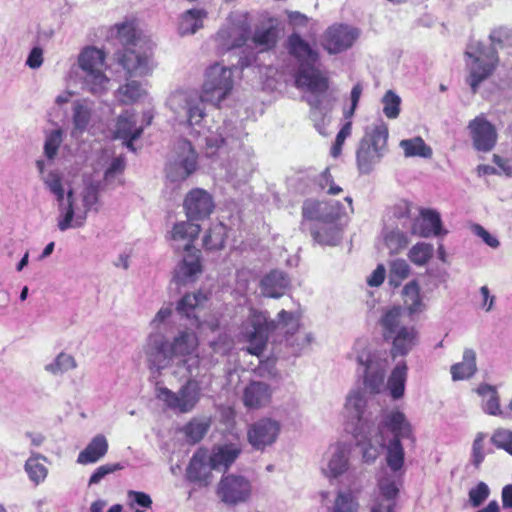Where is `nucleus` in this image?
Wrapping results in <instances>:
<instances>
[{"label": "nucleus", "mask_w": 512, "mask_h": 512, "mask_svg": "<svg viewBox=\"0 0 512 512\" xmlns=\"http://www.w3.org/2000/svg\"><path fill=\"white\" fill-rule=\"evenodd\" d=\"M184 209L189 220H203L213 212L214 201L207 191L195 188L186 195Z\"/></svg>", "instance_id": "nucleus-22"}, {"label": "nucleus", "mask_w": 512, "mask_h": 512, "mask_svg": "<svg viewBox=\"0 0 512 512\" xmlns=\"http://www.w3.org/2000/svg\"><path fill=\"white\" fill-rule=\"evenodd\" d=\"M350 467V448L344 442L331 444L324 452L320 464L323 476L328 480L338 479L343 476Z\"/></svg>", "instance_id": "nucleus-18"}, {"label": "nucleus", "mask_w": 512, "mask_h": 512, "mask_svg": "<svg viewBox=\"0 0 512 512\" xmlns=\"http://www.w3.org/2000/svg\"><path fill=\"white\" fill-rule=\"evenodd\" d=\"M302 215L305 219L330 223L339 215V207L334 203L306 200L302 207Z\"/></svg>", "instance_id": "nucleus-27"}, {"label": "nucleus", "mask_w": 512, "mask_h": 512, "mask_svg": "<svg viewBox=\"0 0 512 512\" xmlns=\"http://www.w3.org/2000/svg\"><path fill=\"white\" fill-rule=\"evenodd\" d=\"M297 88L305 92V99L310 106V117L315 128L326 135V112L322 104L327 99L328 79L313 65L300 67L295 80Z\"/></svg>", "instance_id": "nucleus-8"}, {"label": "nucleus", "mask_w": 512, "mask_h": 512, "mask_svg": "<svg viewBox=\"0 0 512 512\" xmlns=\"http://www.w3.org/2000/svg\"><path fill=\"white\" fill-rule=\"evenodd\" d=\"M205 301L206 296L201 292L188 293L178 301L176 309L181 315L196 321L201 318L200 310Z\"/></svg>", "instance_id": "nucleus-39"}, {"label": "nucleus", "mask_w": 512, "mask_h": 512, "mask_svg": "<svg viewBox=\"0 0 512 512\" xmlns=\"http://www.w3.org/2000/svg\"><path fill=\"white\" fill-rule=\"evenodd\" d=\"M410 266L404 259H395L390 263V281L401 282L410 275Z\"/></svg>", "instance_id": "nucleus-60"}, {"label": "nucleus", "mask_w": 512, "mask_h": 512, "mask_svg": "<svg viewBox=\"0 0 512 512\" xmlns=\"http://www.w3.org/2000/svg\"><path fill=\"white\" fill-rule=\"evenodd\" d=\"M491 442L500 449L512 455V431L506 428H498L491 437Z\"/></svg>", "instance_id": "nucleus-57"}, {"label": "nucleus", "mask_w": 512, "mask_h": 512, "mask_svg": "<svg viewBox=\"0 0 512 512\" xmlns=\"http://www.w3.org/2000/svg\"><path fill=\"white\" fill-rule=\"evenodd\" d=\"M312 340L310 333L298 332L287 338V343L293 348L294 353H300L311 344Z\"/></svg>", "instance_id": "nucleus-62"}, {"label": "nucleus", "mask_w": 512, "mask_h": 512, "mask_svg": "<svg viewBox=\"0 0 512 512\" xmlns=\"http://www.w3.org/2000/svg\"><path fill=\"white\" fill-rule=\"evenodd\" d=\"M402 228L397 223H385L381 233V239L390 254H398L409 244V239Z\"/></svg>", "instance_id": "nucleus-34"}, {"label": "nucleus", "mask_w": 512, "mask_h": 512, "mask_svg": "<svg viewBox=\"0 0 512 512\" xmlns=\"http://www.w3.org/2000/svg\"><path fill=\"white\" fill-rule=\"evenodd\" d=\"M45 188L55 197L57 206V228L61 232L77 229L86 223L88 212L98 202V190L95 186H86L79 195L72 188H64L63 177L56 170L43 175Z\"/></svg>", "instance_id": "nucleus-4"}, {"label": "nucleus", "mask_w": 512, "mask_h": 512, "mask_svg": "<svg viewBox=\"0 0 512 512\" xmlns=\"http://www.w3.org/2000/svg\"><path fill=\"white\" fill-rule=\"evenodd\" d=\"M75 368H77L75 357L66 352H60L51 362L44 366V370L53 376L62 375Z\"/></svg>", "instance_id": "nucleus-44"}, {"label": "nucleus", "mask_w": 512, "mask_h": 512, "mask_svg": "<svg viewBox=\"0 0 512 512\" xmlns=\"http://www.w3.org/2000/svg\"><path fill=\"white\" fill-rule=\"evenodd\" d=\"M226 237L227 227L223 223H216L204 236L203 243L208 250H219L224 247Z\"/></svg>", "instance_id": "nucleus-48"}, {"label": "nucleus", "mask_w": 512, "mask_h": 512, "mask_svg": "<svg viewBox=\"0 0 512 512\" xmlns=\"http://www.w3.org/2000/svg\"><path fill=\"white\" fill-rule=\"evenodd\" d=\"M405 309L389 306L382 310L379 326L385 341L390 342L389 358L405 357L419 343V331L406 321Z\"/></svg>", "instance_id": "nucleus-6"}, {"label": "nucleus", "mask_w": 512, "mask_h": 512, "mask_svg": "<svg viewBox=\"0 0 512 512\" xmlns=\"http://www.w3.org/2000/svg\"><path fill=\"white\" fill-rule=\"evenodd\" d=\"M211 426L209 417L193 418L185 427L184 433L189 441L199 442Z\"/></svg>", "instance_id": "nucleus-49"}, {"label": "nucleus", "mask_w": 512, "mask_h": 512, "mask_svg": "<svg viewBox=\"0 0 512 512\" xmlns=\"http://www.w3.org/2000/svg\"><path fill=\"white\" fill-rule=\"evenodd\" d=\"M398 486L393 476L384 475L378 481V489L374 496H379L380 499L394 502L398 494Z\"/></svg>", "instance_id": "nucleus-52"}, {"label": "nucleus", "mask_w": 512, "mask_h": 512, "mask_svg": "<svg viewBox=\"0 0 512 512\" xmlns=\"http://www.w3.org/2000/svg\"><path fill=\"white\" fill-rule=\"evenodd\" d=\"M208 15V10L201 7H194L184 11L178 20L177 31L179 35L190 36L196 34L204 28Z\"/></svg>", "instance_id": "nucleus-31"}, {"label": "nucleus", "mask_w": 512, "mask_h": 512, "mask_svg": "<svg viewBox=\"0 0 512 512\" xmlns=\"http://www.w3.org/2000/svg\"><path fill=\"white\" fill-rule=\"evenodd\" d=\"M383 113L388 119H396L400 114L401 98L393 90H388L382 100Z\"/></svg>", "instance_id": "nucleus-54"}, {"label": "nucleus", "mask_w": 512, "mask_h": 512, "mask_svg": "<svg viewBox=\"0 0 512 512\" xmlns=\"http://www.w3.org/2000/svg\"><path fill=\"white\" fill-rule=\"evenodd\" d=\"M202 93L190 87H177L166 98L165 105L173 114L174 120L181 126L189 129L191 133L205 135L209 147H220L227 139L222 133H213L207 130L203 122L207 116Z\"/></svg>", "instance_id": "nucleus-5"}, {"label": "nucleus", "mask_w": 512, "mask_h": 512, "mask_svg": "<svg viewBox=\"0 0 512 512\" xmlns=\"http://www.w3.org/2000/svg\"><path fill=\"white\" fill-rule=\"evenodd\" d=\"M410 233L420 237L444 236L447 230L443 228L440 214L433 209H423L420 217L414 219Z\"/></svg>", "instance_id": "nucleus-24"}, {"label": "nucleus", "mask_w": 512, "mask_h": 512, "mask_svg": "<svg viewBox=\"0 0 512 512\" xmlns=\"http://www.w3.org/2000/svg\"><path fill=\"white\" fill-rule=\"evenodd\" d=\"M211 461L206 451H197L190 460L186 469V477L190 482L197 483L199 486H207L212 478Z\"/></svg>", "instance_id": "nucleus-25"}, {"label": "nucleus", "mask_w": 512, "mask_h": 512, "mask_svg": "<svg viewBox=\"0 0 512 512\" xmlns=\"http://www.w3.org/2000/svg\"><path fill=\"white\" fill-rule=\"evenodd\" d=\"M125 468V465L122 463H106L95 469V471L90 476L88 481V485H95L100 483V481L109 474H112L116 471L122 470Z\"/></svg>", "instance_id": "nucleus-59"}, {"label": "nucleus", "mask_w": 512, "mask_h": 512, "mask_svg": "<svg viewBox=\"0 0 512 512\" xmlns=\"http://www.w3.org/2000/svg\"><path fill=\"white\" fill-rule=\"evenodd\" d=\"M281 432V423L273 418L264 417L251 424L247 430V440L256 450H264L273 445Z\"/></svg>", "instance_id": "nucleus-20"}, {"label": "nucleus", "mask_w": 512, "mask_h": 512, "mask_svg": "<svg viewBox=\"0 0 512 512\" xmlns=\"http://www.w3.org/2000/svg\"><path fill=\"white\" fill-rule=\"evenodd\" d=\"M41 460L45 461L46 457L40 454H32L25 462V471L29 479L36 485L42 483L48 474V469Z\"/></svg>", "instance_id": "nucleus-47"}, {"label": "nucleus", "mask_w": 512, "mask_h": 512, "mask_svg": "<svg viewBox=\"0 0 512 512\" xmlns=\"http://www.w3.org/2000/svg\"><path fill=\"white\" fill-rule=\"evenodd\" d=\"M180 369H183V367L170 368L169 370L177 376ZM184 370L189 378L177 392L165 387L160 381H157L155 386L156 399L162 402L167 409L181 414L189 413L196 407L201 397V389L197 378L209 371L207 370L199 376H192L185 368Z\"/></svg>", "instance_id": "nucleus-10"}, {"label": "nucleus", "mask_w": 512, "mask_h": 512, "mask_svg": "<svg viewBox=\"0 0 512 512\" xmlns=\"http://www.w3.org/2000/svg\"><path fill=\"white\" fill-rule=\"evenodd\" d=\"M355 354V360L358 364L357 371L362 375L366 389L376 394L388 389L393 399L403 397L408 374V366L405 360L396 363L385 382L389 367V354L386 349L358 342L355 347Z\"/></svg>", "instance_id": "nucleus-3"}, {"label": "nucleus", "mask_w": 512, "mask_h": 512, "mask_svg": "<svg viewBox=\"0 0 512 512\" xmlns=\"http://www.w3.org/2000/svg\"><path fill=\"white\" fill-rule=\"evenodd\" d=\"M233 89L232 67L215 62L205 69L201 93L207 103L219 107L231 95Z\"/></svg>", "instance_id": "nucleus-12"}, {"label": "nucleus", "mask_w": 512, "mask_h": 512, "mask_svg": "<svg viewBox=\"0 0 512 512\" xmlns=\"http://www.w3.org/2000/svg\"><path fill=\"white\" fill-rule=\"evenodd\" d=\"M119 64L130 77L149 76L156 66L152 50L144 48L142 41L127 46L119 57Z\"/></svg>", "instance_id": "nucleus-17"}, {"label": "nucleus", "mask_w": 512, "mask_h": 512, "mask_svg": "<svg viewBox=\"0 0 512 512\" xmlns=\"http://www.w3.org/2000/svg\"><path fill=\"white\" fill-rule=\"evenodd\" d=\"M278 326L286 328L287 333H289L290 331L298 330L299 323L293 313L285 310H281L278 313L277 322H275L274 320H269L265 312L251 309L240 328V336L248 343L247 351L256 356L262 354L266 347L269 333Z\"/></svg>", "instance_id": "nucleus-7"}, {"label": "nucleus", "mask_w": 512, "mask_h": 512, "mask_svg": "<svg viewBox=\"0 0 512 512\" xmlns=\"http://www.w3.org/2000/svg\"><path fill=\"white\" fill-rule=\"evenodd\" d=\"M173 315V304H164L149 323L151 331L142 345V354L152 377L160 378L170 368H185L199 376L214 365L211 358L199 353L200 340L189 328L178 330L171 338L162 331Z\"/></svg>", "instance_id": "nucleus-2"}, {"label": "nucleus", "mask_w": 512, "mask_h": 512, "mask_svg": "<svg viewBox=\"0 0 512 512\" xmlns=\"http://www.w3.org/2000/svg\"><path fill=\"white\" fill-rule=\"evenodd\" d=\"M233 342L231 338L226 334L222 333L216 340L210 342V347L216 354L224 355L232 348Z\"/></svg>", "instance_id": "nucleus-63"}, {"label": "nucleus", "mask_w": 512, "mask_h": 512, "mask_svg": "<svg viewBox=\"0 0 512 512\" xmlns=\"http://www.w3.org/2000/svg\"><path fill=\"white\" fill-rule=\"evenodd\" d=\"M343 416L366 463H373L385 451L388 467L397 472L402 469L405 451L402 440H414L413 427L399 409L378 410L365 393L352 390L346 397Z\"/></svg>", "instance_id": "nucleus-1"}, {"label": "nucleus", "mask_w": 512, "mask_h": 512, "mask_svg": "<svg viewBox=\"0 0 512 512\" xmlns=\"http://www.w3.org/2000/svg\"><path fill=\"white\" fill-rule=\"evenodd\" d=\"M400 148L403 150L404 156L430 158L432 156V149L428 146L421 137H413L410 139H403L399 143Z\"/></svg>", "instance_id": "nucleus-43"}, {"label": "nucleus", "mask_w": 512, "mask_h": 512, "mask_svg": "<svg viewBox=\"0 0 512 512\" xmlns=\"http://www.w3.org/2000/svg\"><path fill=\"white\" fill-rule=\"evenodd\" d=\"M124 168V159L122 157L114 158L104 174V181L106 185H111L113 187L122 185L123 181L121 179V175L124 171Z\"/></svg>", "instance_id": "nucleus-53"}, {"label": "nucleus", "mask_w": 512, "mask_h": 512, "mask_svg": "<svg viewBox=\"0 0 512 512\" xmlns=\"http://www.w3.org/2000/svg\"><path fill=\"white\" fill-rule=\"evenodd\" d=\"M200 230V225L190 221H180L176 223L170 232L173 247L183 249L185 252L195 250L193 244Z\"/></svg>", "instance_id": "nucleus-26"}, {"label": "nucleus", "mask_w": 512, "mask_h": 512, "mask_svg": "<svg viewBox=\"0 0 512 512\" xmlns=\"http://www.w3.org/2000/svg\"><path fill=\"white\" fill-rule=\"evenodd\" d=\"M476 372V354L472 349H466L463 353V360L451 367L453 380H464Z\"/></svg>", "instance_id": "nucleus-42"}, {"label": "nucleus", "mask_w": 512, "mask_h": 512, "mask_svg": "<svg viewBox=\"0 0 512 512\" xmlns=\"http://www.w3.org/2000/svg\"><path fill=\"white\" fill-rule=\"evenodd\" d=\"M490 496V488L485 482H479L468 492L469 504L473 508L480 507Z\"/></svg>", "instance_id": "nucleus-56"}, {"label": "nucleus", "mask_w": 512, "mask_h": 512, "mask_svg": "<svg viewBox=\"0 0 512 512\" xmlns=\"http://www.w3.org/2000/svg\"><path fill=\"white\" fill-rule=\"evenodd\" d=\"M277 29L273 26L259 27L255 30L253 35V42L261 50H268L273 48L277 43Z\"/></svg>", "instance_id": "nucleus-50"}, {"label": "nucleus", "mask_w": 512, "mask_h": 512, "mask_svg": "<svg viewBox=\"0 0 512 512\" xmlns=\"http://www.w3.org/2000/svg\"><path fill=\"white\" fill-rule=\"evenodd\" d=\"M197 169V154L190 142L180 141L170 155L166 168V178L171 183H181Z\"/></svg>", "instance_id": "nucleus-15"}, {"label": "nucleus", "mask_w": 512, "mask_h": 512, "mask_svg": "<svg viewBox=\"0 0 512 512\" xmlns=\"http://www.w3.org/2000/svg\"><path fill=\"white\" fill-rule=\"evenodd\" d=\"M394 506V502L382 500L379 496H373L370 512H394Z\"/></svg>", "instance_id": "nucleus-64"}, {"label": "nucleus", "mask_w": 512, "mask_h": 512, "mask_svg": "<svg viewBox=\"0 0 512 512\" xmlns=\"http://www.w3.org/2000/svg\"><path fill=\"white\" fill-rule=\"evenodd\" d=\"M115 29L116 37L125 45L133 46L136 41H140L136 39L135 27L132 22L117 24Z\"/></svg>", "instance_id": "nucleus-61"}, {"label": "nucleus", "mask_w": 512, "mask_h": 512, "mask_svg": "<svg viewBox=\"0 0 512 512\" xmlns=\"http://www.w3.org/2000/svg\"><path fill=\"white\" fill-rule=\"evenodd\" d=\"M142 132L143 127L137 126L136 115L133 112L125 111L119 115L114 129V137L122 139L129 149L134 150L133 140L139 138Z\"/></svg>", "instance_id": "nucleus-28"}, {"label": "nucleus", "mask_w": 512, "mask_h": 512, "mask_svg": "<svg viewBox=\"0 0 512 512\" xmlns=\"http://www.w3.org/2000/svg\"><path fill=\"white\" fill-rule=\"evenodd\" d=\"M94 103L89 100H79L73 104L71 136L80 138L84 132L89 130L93 120Z\"/></svg>", "instance_id": "nucleus-30"}, {"label": "nucleus", "mask_w": 512, "mask_h": 512, "mask_svg": "<svg viewBox=\"0 0 512 512\" xmlns=\"http://www.w3.org/2000/svg\"><path fill=\"white\" fill-rule=\"evenodd\" d=\"M359 508L356 493L351 489H340L336 492L329 512H358Z\"/></svg>", "instance_id": "nucleus-41"}, {"label": "nucleus", "mask_w": 512, "mask_h": 512, "mask_svg": "<svg viewBox=\"0 0 512 512\" xmlns=\"http://www.w3.org/2000/svg\"><path fill=\"white\" fill-rule=\"evenodd\" d=\"M467 129L477 151L489 152L495 147L498 138L496 128L483 114L472 119Z\"/></svg>", "instance_id": "nucleus-21"}, {"label": "nucleus", "mask_w": 512, "mask_h": 512, "mask_svg": "<svg viewBox=\"0 0 512 512\" xmlns=\"http://www.w3.org/2000/svg\"><path fill=\"white\" fill-rule=\"evenodd\" d=\"M109 449V442L105 435L97 434L88 442L86 447L78 454L77 463L80 465L94 464L105 457Z\"/></svg>", "instance_id": "nucleus-33"}, {"label": "nucleus", "mask_w": 512, "mask_h": 512, "mask_svg": "<svg viewBox=\"0 0 512 512\" xmlns=\"http://www.w3.org/2000/svg\"><path fill=\"white\" fill-rule=\"evenodd\" d=\"M360 31L347 24H333L323 34L322 46L329 54H338L353 46Z\"/></svg>", "instance_id": "nucleus-19"}, {"label": "nucleus", "mask_w": 512, "mask_h": 512, "mask_svg": "<svg viewBox=\"0 0 512 512\" xmlns=\"http://www.w3.org/2000/svg\"><path fill=\"white\" fill-rule=\"evenodd\" d=\"M402 294L405 309L408 311L409 315L418 314L425 310L426 305L422 300L420 286L416 281L407 283L402 290Z\"/></svg>", "instance_id": "nucleus-40"}, {"label": "nucleus", "mask_w": 512, "mask_h": 512, "mask_svg": "<svg viewBox=\"0 0 512 512\" xmlns=\"http://www.w3.org/2000/svg\"><path fill=\"white\" fill-rule=\"evenodd\" d=\"M105 59L104 51L92 46L84 48L78 56L82 88L93 95H103L110 88Z\"/></svg>", "instance_id": "nucleus-9"}, {"label": "nucleus", "mask_w": 512, "mask_h": 512, "mask_svg": "<svg viewBox=\"0 0 512 512\" xmlns=\"http://www.w3.org/2000/svg\"><path fill=\"white\" fill-rule=\"evenodd\" d=\"M468 69L467 83L473 93H476L479 85L492 75L498 64V56L494 47L481 43L470 45L465 53Z\"/></svg>", "instance_id": "nucleus-13"}, {"label": "nucleus", "mask_w": 512, "mask_h": 512, "mask_svg": "<svg viewBox=\"0 0 512 512\" xmlns=\"http://www.w3.org/2000/svg\"><path fill=\"white\" fill-rule=\"evenodd\" d=\"M242 452L238 443H224L213 447L209 456L212 467L216 471H226Z\"/></svg>", "instance_id": "nucleus-29"}, {"label": "nucleus", "mask_w": 512, "mask_h": 512, "mask_svg": "<svg viewBox=\"0 0 512 512\" xmlns=\"http://www.w3.org/2000/svg\"><path fill=\"white\" fill-rule=\"evenodd\" d=\"M411 208L408 201L400 200L391 208L389 219L385 223H397L410 232V226L414 221L411 218Z\"/></svg>", "instance_id": "nucleus-45"}, {"label": "nucleus", "mask_w": 512, "mask_h": 512, "mask_svg": "<svg viewBox=\"0 0 512 512\" xmlns=\"http://www.w3.org/2000/svg\"><path fill=\"white\" fill-rule=\"evenodd\" d=\"M289 51L301 62L300 67L311 66L318 59L317 51L297 34L289 37Z\"/></svg>", "instance_id": "nucleus-36"}, {"label": "nucleus", "mask_w": 512, "mask_h": 512, "mask_svg": "<svg viewBox=\"0 0 512 512\" xmlns=\"http://www.w3.org/2000/svg\"><path fill=\"white\" fill-rule=\"evenodd\" d=\"M63 142V131L60 128L46 133L44 153L48 159H54Z\"/></svg>", "instance_id": "nucleus-55"}, {"label": "nucleus", "mask_w": 512, "mask_h": 512, "mask_svg": "<svg viewBox=\"0 0 512 512\" xmlns=\"http://www.w3.org/2000/svg\"><path fill=\"white\" fill-rule=\"evenodd\" d=\"M253 491L249 478L234 473L222 476L215 488L217 498L228 508L248 503L252 499Z\"/></svg>", "instance_id": "nucleus-14"}, {"label": "nucleus", "mask_w": 512, "mask_h": 512, "mask_svg": "<svg viewBox=\"0 0 512 512\" xmlns=\"http://www.w3.org/2000/svg\"><path fill=\"white\" fill-rule=\"evenodd\" d=\"M144 84L138 80H127L115 92L116 99L122 104H133L147 95Z\"/></svg>", "instance_id": "nucleus-38"}, {"label": "nucleus", "mask_w": 512, "mask_h": 512, "mask_svg": "<svg viewBox=\"0 0 512 512\" xmlns=\"http://www.w3.org/2000/svg\"><path fill=\"white\" fill-rule=\"evenodd\" d=\"M250 35V23L246 14L231 12L219 29L215 40L223 50L243 46Z\"/></svg>", "instance_id": "nucleus-16"}, {"label": "nucleus", "mask_w": 512, "mask_h": 512, "mask_svg": "<svg viewBox=\"0 0 512 512\" xmlns=\"http://www.w3.org/2000/svg\"><path fill=\"white\" fill-rule=\"evenodd\" d=\"M434 248L429 243L420 242L408 251L409 260L417 266H424L432 258Z\"/></svg>", "instance_id": "nucleus-51"}, {"label": "nucleus", "mask_w": 512, "mask_h": 512, "mask_svg": "<svg viewBox=\"0 0 512 512\" xmlns=\"http://www.w3.org/2000/svg\"><path fill=\"white\" fill-rule=\"evenodd\" d=\"M287 275L279 270H273L261 280V293L270 298L281 297L289 287Z\"/></svg>", "instance_id": "nucleus-35"}, {"label": "nucleus", "mask_w": 512, "mask_h": 512, "mask_svg": "<svg viewBox=\"0 0 512 512\" xmlns=\"http://www.w3.org/2000/svg\"><path fill=\"white\" fill-rule=\"evenodd\" d=\"M476 392L482 399L481 406L486 414L492 416L503 415L499 394L494 386L489 384H481L477 387Z\"/></svg>", "instance_id": "nucleus-37"}, {"label": "nucleus", "mask_w": 512, "mask_h": 512, "mask_svg": "<svg viewBox=\"0 0 512 512\" xmlns=\"http://www.w3.org/2000/svg\"><path fill=\"white\" fill-rule=\"evenodd\" d=\"M313 238L319 244L335 246L341 240V229L334 221L324 223L313 232Z\"/></svg>", "instance_id": "nucleus-46"}, {"label": "nucleus", "mask_w": 512, "mask_h": 512, "mask_svg": "<svg viewBox=\"0 0 512 512\" xmlns=\"http://www.w3.org/2000/svg\"><path fill=\"white\" fill-rule=\"evenodd\" d=\"M202 273L201 252L198 249L186 251L174 269L173 279L177 284L195 282Z\"/></svg>", "instance_id": "nucleus-23"}, {"label": "nucleus", "mask_w": 512, "mask_h": 512, "mask_svg": "<svg viewBox=\"0 0 512 512\" xmlns=\"http://www.w3.org/2000/svg\"><path fill=\"white\" fill-rule=\"evenodd\" d=\"M485 439L486 434L483 432H478L472 443L471 462L476 468L480 466L485 458Z\"/></svg>", "instance_id": "nucleus-58"}, {"label": "nucleus", "mask_w": 512, "mask_h": 512, "mask_svg": "<svg viewBox=\"0 0 512 512\" xmlns=\"http://www.w3.org/2000/svg\"><path fill=\"white\" fill-rule=\"evenodd\" d=\"M272 389L261 381H253L243 391V403L250 409H260L271 402Z\"/></svg>", "instance_id": "nucleus-32"}, {"label": "nucleus", "mask_w": 512, "mask_h": 512, "mask_svg": "<svg viewBox=\"0 0 512 512\" xmlns=\"http://www.w3.org/2000/svg\"><path fill=\"white\" fill-rule=\"evenodd\" d=\"M388 127L379 122L365 131L356 150V164L361 174H370L387 152Z\"/></svg>", "instance_id": "nucleus-11"}]
</instances>
